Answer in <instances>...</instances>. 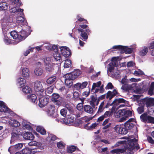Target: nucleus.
I'll use <instances>...</instances> for the list:
<instances>
[{
  "mask_svg": "<svg viewBox=\"0 0 154 154\" xmlns=\"http://www.w3.org/2000/svg\"><path fill=\"white\" fill-rule=\"evenodd\" d=\"M23 92L26 94L31 93L32 92V89L28 86H26L22 89Z\"/></svg>",
  "mask_w": 154,
  "mask_h": 154,
  "instance_id": "bb28decb",
  "label": "nucleus"
},
{
  "mask_svg": "<svg viewBox=\"0 0 154 154\" xmlns=\"http://www.w3.org/2000/svg\"><path fill=\"white\" fill-rule=\"evenodd\" d=\"M44 95L42 96H38L39 103L38 106L40 107L45 106L48 103L49 99L48 97H44Z\"/></svg>",
  "mask_w": 154,
  "mask_h": 154,
  "instance_id": "423d86ee",
  "label": "nucleus"
},
{
  "mask_svg": "<svg viewBox=\"0 0 154 154\" xmlns=\"http://www.w3.org/2000/svg\"><path fill=\"white\" fill-rule=\"evenodd\" d=\"M116 132L120 134H126L128 133L125 127H121V125H117L114 128Z\"/></svg>",
  "mask_w": 154,
  "mask_h": 154,
  "instance_id": "9d476101",
  "label": "nucleus"
},
{
  "mask_svg": "<svg viewBox=\"0 0 154 154\" xmlns=\"http://www.w3.org/2000/svg\"><path fill=\"white\" fill-rule=\"evenodd\" d=\"M19 35V42L24 39L28 35V34L25 30L22 29L20 31Z\"/></svg>",
  "mask_w": 154,
  "mask_h": 154,
  "instance_id": "dca6fc26",
  "label": "nucleus"
},
{
  "mask_svg": "<svg viewBox=\"0 0 154 154\" xmlns=\"http://www.w3.org/2000/svg\"><path fill=\"white\" fill-rule=\"evenodd\" d=\"M18 83L21 87L23 86L26 83V80L22 78H20L18 80Z\"/></svg>",
  "mask_w": 154,
  "mask_h": 154,
  "instance_id": "4c0bfd02",
  "label": "nucleus"
},
{
  "mask_svg": "<svg viewBox=\"0 0 154 154\" xmlns=\"http://www.w3.org/2000/svg\"><path fill=\"white\" fill-rule=\"evenodd\" d=\"M28 145L30 146H40V143L39 142L33 141L29 143Z\"/></svg>",
  "mask_w": 154,
  "mask_h": 154,
  "instance_id": "72a5a7b5",
  "label": "nucleus"
},
{
  "mask_svg": "<svg viewBox=\"0 0 154 154\" xmlns=\"http://www.w3.org/2000/svg\"><path fill=\"white\" fill-rule=\"evenodd\" d=\"M72 114H71V116L68 117L67 119L66 123L67 124H71L73 123L74 121V117L72 116Z\"/></svg>",
  "mask_w": 154,
  "mask_h": 154,
  "instance_id": "c756f323",
  "label": "nucleus"
},
{
  "mask_svg": "<svg viewBox=\"0 0 154 154\" xmlns=\"http://www.w3.org/2000/svg\"><path fill=\"white\" fill-rule=\"evenodd\" d=\"M82 73L81 70L79 69L75 70L71 73H68L64 75L63 77L65 78V83H68V81L72 80L77 78Z\"/></svg>",
  "mask_w": 154,
  "mask_h": 154,
  "instance_id": "f03ea898",
  "label": "nucleus"
},
{
  "mask_svg": "<svg viewBox=\"0 0 154 154\" xmlns=\"http://www.w3.org/2000/svg\"><path fill=\"white\" fill-rule=\"evenodd\" d=\"M22 74L24 77H28L29 75L28 69L26 68H23L22 70Z\"/></svg>",
  "mask_w": 154,
  "mask_h": 154,
  "instance_id": "cd10ccee",
  "label": "nucleus"
},
{
  "mask_svg": "<svg viewBox=\"0 0 154 154\" xmlns=\"http://www.w3.org/2000/svg\"><path fill=\"white\" fill-rule=\"evenodd\" d=\"M126 46H124L120 45L119 50L121 51L122 52L125 53L126 50Z\"/></svg>",
  "mask_w": 154,
  "mask_h": 154,
  "instance_id": "13d9d810",
  "label": "nucleus"
},
{
  "mask_svg": "<svg viewBox=\"0 0 154 154\" xmlns=\"http://www.w3.org/2000/svg\"><path fill=\"white\" fill-rule=\"evenodd\" d=\"M22 125L23 126V128L24 129L29 130L31 128V126L29 124H27L25 122L23 123Z\"/></svg>",
  "mask_w": 154,
  "mask_h": 154,
  "instance_id": "c03bdc74",
  "label": "nucleus"
},
{
  "mask_svg": "<svg viewBox=\"0 0 154 154\" xmlns=\"http://www.w3.org/2000/svg\"><path fill=\"white\" fill-rule=\"evenodd\" d=\"M71 64V61L70 60H65L64 66L65 68L70 67Z\"/></svg>",
  "mask_w": 154,
  "mask_h": 154,
  "instance_id": "ea45409f",
  "label": "nucleus"
},
{
  "mask_svg": "<svg viewBox=\"0 0 154 154\" xmlns=\"http://www.w3.org/2000/svg\"><path fill=\"white\" fill-rule=\"evenodd\" d=\"M104 101L105 100H104L102 101L99 105L97 114H99L101 113L103 111L104 109L105 108V107H104Z\"/></svg>",
  "mask_w": 154,
  "mask_h": 154,
  "instance_id": "5701e85b",
  "label": "nucleus"
},
{
  "mask_svg": "<svg viewBox=\"0 0 154 154\" xmlns=\"http://www.w3.org/2000/svg\"><path fill=\"white\" fill-rule=\"evenodd\" d=\"M29 99L33 103H35L37 102V97L36 96L33 94H32L29 95L28 96Z\"/></svg>",
  "mask_w": 154,
  "mask_h": 154,
  "instance_id": "a878e982",
  "label": "nucleus"
},
{
  "mask_svg": "<svg viewBox=\"0 0 154 154\" xmlns=\"http://www.w3.org/2000/svg\"><path fill=\"white\" fill-rule=\"evenodd\" d=\"M65 106L71 113L72 114V113L74 112L73 109L71 105L69 104H66Z\"/></svg>",
  "mask_w": 154,
  "mask_h": 154,
  "instance_id": "58836bf2",
  "label": "nucleus"
},
{
  "mask_svg": "<svg viewBox=\"0 0 154 154\" xmlns=\"http://www.w3.org/2000/svg\"><path fill=\"white\" fill-rule=\"evenodd\" d=\"M55 107L54 105L50 104L46 107L45 111L49 116L53 115L55 112Z\"/></svg>",
  "mask_w": 154,
  "mask_h": 154,
  "instance_id": "9b49d317",
  "label": "nucleus"
},
{
  "mask_svg": "<svg viewBox=\"0 0 154 154\" xmlns=\"http://www.w3.org/2000/svg\"><path fill=\"white\" fill-rule=\"evenodd\" d=\"M53 56L56 61L60 60L61 59V55L58 51L53 53Z\"/></svg>",
  "mask_w": 154,
  "mask_h": 154,
  "instance_id": "f704fd0d",
  "label": "nucleus"
},
{
  "mask_svg": "<svg viewBox=\"0 0 154 154\" xmlns=\"http://www.w3.org/2000/svg\"><path fill=\"white\" fill-rule=\"evenodd\" d=\"M111 65V66L117 67L118 66V61L116 57H113L112 60L111 62L109 63V65Z\"/></svg>",
  "mask_w": 154,
  "mask_h": 154,
  "instance_id": "7c9ffc66",
  "label": "nucleus"
},
{
  "mask_svg": "<svg viewBox=\"0 0 154 154\" xmlns=\"http://www.w3.org/2000/svg\"><path fill=\"white\" fill-rule=\"evenodd\" d=\"M25 21V19L22 16H18L16 18V22L18 23L22 24L23 25H26V20L25 23H24Z\"/></svg>",
  "mask_w": 154,
  "mask_h": 154,
  "instance_id": "4be33fe9",
  "label": "nucleus"
},
{
  "mask_svg": "<svg viewBox=\"0 0 154 154\" xmlns=\"http://www.w3.org/2000/svg\"><path fill=\"white\" fill-rule=\"evenodd\" d=\"M36 131L43 135H45L46 134V131L45 129L42 127L38 126L36 128Z\"/></svg>",
  "mask_w": 154,
  "mask_h": 154,
  "instance_id": "a211bd4d",
  "label": "nucleus"
},
{
  "mask_svg": "<svg viewBox=\"0 0 154 154\" xmlns=\"http://www.w3.org/2000/svg\"><path fill=\"white\" fill-rule=\"evenodd\" d=\"M98 98H97V95L95 94V96L92 95L90 97V100L89 101V103L91 106L95 109H97V107H95L96 106H97L98 104L97 105Z\"/></svg>",
  "mask_w": 154,
  "mask_h": 154,
  "instance_id": "1a4fd4ad",
  "label": "nucleus"
},
{
  "mask_svg": "<svg viewBox=\"0 0 154 154\" xmlns=\"http://www.w3.org/2000/svg\"><path fill=\"white\" fill-rule=\"evenodd\" d=\"M88 82H84L82 83H80L81 89H83L86 88L88 85Z\"/></svg>",
  "mask_w": 154,
  "mask_h": 154,
  "instance_id": "338daca9",
  "label": "nucleus"
},
{
  "mask_svg": "<svg viewBox=\"0 0 154 154\" xmlns=\"http://www.w3.org/2000/svg\"><path fill=\"white\" fill-rule=\"evenodd\" d=\"M110 120V119L109 118H108L106 119L103 122L102 124V126H105L106 125L108 124Z\"/></svg>",
  "mask_w": 154,
  "mask_h": 154,
  "instance_id": "774afa93",
  "label": "nucleus"
},
{
  "mask_svg": "<svg viewBox=\"0 0 154 154\" xmlns=\"http://www.w3.org/2000/svg\"><path fill=\"white\" fill-rule=\"evenodd\" d=\"M137 140L135 138L130 140L128 142V143L125 147L126 149H128L131 151L135 149L134 146L137 144Z\"/></svg>",
  "mask_w": 154,
  "mask_h": 154,
  "instance_id": "0eeeda50",
  "label": "nucleus"
},
{
  "mask_svg": "<svg viewBox=\"0 0 154 154\" xmlns=\"http://www.w3.org/2000/svg\"><path fill=\"white\" fill-rule=\"evenodd\" d=\"M23 154H31L32 150L28 148H26L22 150Z\"/></svg>",
  "mask_w": 154,
  "mask_h": 154,
  "instance_id": "e433bc0d",
  "label": "nucleus"
},
{
  "mask_svg": "<svg viewBox=\"0 0 154 154\" xmlns=\"http://www.w3.org/2000/svg\"><path fill=\"white\" fill-rule=\"evenodd\" d=\"M98 124L96 123H94L92 124L91 125L89 126V129L88 130H91L92 129L95 128L96 127Z\"/></svg>",
  "mask_w": 154,
  "mask_h": 154,
  "instance_id": "e2e57ef3",
  "label": "nucleus"
},
{
  "mask_svg": "<svg viewBox=\"0 0 154 154\" xmlns=\"http://www.w3.org/2000/svg\"><path fill=\"white\" fill-rule=\"evenodd\" d=\"M53 88L52 86L48 87L46 89V92L47 93L49 94H51L53 91Z\"/></svg>",
  "mask_w": 154,
  "mask_h": 154,
  "instance_id": "6e6d98bb",
  "label": "nucleus"
},
{
  "mask_svg": "<svg viewBox=\"0 0 154 154\" xmlns=\"http://www.w3.org/2000/svg\"><path fill=\"white\" fill-rule=\"evenodd\" d=\"M60 95L58 94L54 93L52 94L51 100L53 101L60 99Z\"/></svg>",
  "mask_w": 154,
  "mask_h": 154,
  "instance_id": "a19ab883",
  "label": "nucleus"
},
{
  "mask_svg": "<svg viewBox=\"0 0 154 154\" xmlns=\"http://www.w3.org/2000/svg\"><path fill=\"white\" fill-rule=\"evenodd\" d=\"M119 94L116 89H114L112 91H109L106 94L102 95L98 97L97 105L99 104V102L101 100L104 99L106 97V99H108L109 100H110L115 96L119 95Z\"/></svg>",
  "mask_w": 154,
  "mask_h": 154,
  "instance_id": "7ed1b4c3",
  "label": "nucleus"
},
{
  "mask_svg": "<svg viewBox=\"0 0 154 154\" xmlns=\"http://www.w3.org/2000/svg\"><path fill=\"white\" fill-rule=\"evenodd\" d=\"M34 89L38 97L43 95L44 89L41 82L38 81L35 82L34 84Z\"/></svg>",
  "mask_w": 154,
  "mask_h": 154,
  "instance_id": "20e7f679",
  "label": "nucleus"
},
{
  "mask_svg": "<svg viewBox=\"0 0 154 154\" xmlns=\"http://www.w3.org/2000/svg\"><path fill=\"white\" fill-rule=\"evenodd\" d=\"M103 115L105 118H107L108 117H109L110 118V117L112 116L109 111H106Z\"/></svg>",
  "mask_w": 154,
  "mask_h": 154,
  "instance_id": "864d4df0",
  "label": "nucleus"
},
{
  "mask_svg": "<svg viewBox=\"0 0 154 154\" xmlns=\"http://www.w3.org/2000/svg\"><path fill=\"white\" fill-rule=\"evenodd\" d=\"M76 149V147L74 146H71L67 148V151L69 153H72Z\"/></svg>",
  "mask_w": 154,
  "mask_h": 154,
  "instance_id": "2f4dec72",
  "label": "nucleus"
},
{
  "mask_svg": "<svg viewBox=\"0 0 154 154\" xmlns=\"http://www.w3.org/2000/svg\"><path fill=\"white\" fill-rule=\"evenodd\" d=\"M11 11L13 13H15L16 12H22V14H23V9L20 8H18L16 9L15 8L14 9H11Z\"/></svg>",
  "mask_w": 154,
  "mask_h": 154,
  "instance_id": "8fccbe9b",
  "label": "nucleus"
},
{
  "mask_svg": "<svg viewBox=\"0 0 154 154\" xmlns=\"http://www.w3.org/2000/svg\"><path fill=\"white\" fill-rule=\"evenodd\" d=\"M74 88L77 90H79L81 89L80 83H77L74 85Z\"/></svg>",
  "mask_w": 154,
  "mask_h": 154,
  "instance_id": "680f3d73",
  "label": "nucleus"
},
{
  "mask_svg": "<svg viewBox=\"0 0 154 154\" xmlns=\"http://www.w3.org/2000/svg\"><path fill=\"white\" fill-rule=\"evenodd\" d=\"M79 26L80 28H78L77 31L81 37L80 38L82 40L85 41L88 38V35L87 33L90 32L91 31L88 29V26L86 24L80 25Z\"/></svg>",
  "mask_w": 154,
  "mask_h": 154,
  "instance_id": "f257e3e1",
  "label": "nucleus"
},
{
  "mask_svg": "<svg viewBox=\"0 0 154 154\" xmlns=\"http://www.w3.org/2000/svg\"><path fill=\"white\" fill-rule=\"evenodd\" d=\"M11 35L13 37L14 39H17L19 40V35L17 32L15 31H13L10 32Z\"/></svg>",
  "mask_w": 154,
  "mask_h": 154,
  "instance_id": "393cba45",
  "label": "nucleus"
},
{
  "mask_svg": "<svg viewBox=\"0 0 154 154\" xmlns=\"http://www.w3.org/2000/svg\"><path fill=\"white\" fill-rule=\"evenodd\" d=\"M60 113L61 115L65 117L66 116L67 110L65 109H63L60 110Z\"/></svg>",
  "mask_w": 154,
  "mask_h": 154,
  "instance_id": "4d7b16f0",
  "label": "nucleus"
},
{
  "mask_svg": "<svg viewBox=\"0 0 154 154\" xmlns=\"http://www.w3.org/2000/svg\"><path fill=\"white\" fill-rule=\"evenodd\" d=\"M45 69L46 71H48L49 72L51 71L52 69V66L50 63L48 64L45 65Z\"/></svg>",
  "mask_w": 154,
  "mask_h": 154,
  "instance_id": "de8ad7c7",
  "label": "nucleus"
},
{
  "mask_svg": "<svg viewBox=\"0 0 154 154\" xmlns=\"http://www.w3.org/2000/svg\"><path fill=\"white\" fill-rule=\"evenodd\" d=\"M34 47L31 48L30 49L26 51L24 53V55L25 56H27V55L30 53V52H32L33 51V50L35 48Z\"/></svg>",
  "mask_w": 154,
  "mask_h": 154,
  "instance_id": "603ef678",
  "label": "nucleus"
},
{
  "mask_svg": "<svg viewBox=\"0 0 154 154\" xmlns=\"http://www.w3.org/2000/svg\"><path fill=\"white\" fill-rule=\"evenodd\" d=\"M24 139L26 140H33L34 139V136L31 132H26L23 135Z\"/></svg>",
  "mask_w": 154,
  "mask_h": 154,
  "instance_id": "ddd939ff",
  "label": "nucleus"
},
{
  "mask_svg": "<svg viewBox=\"0 0 154 154\" xmlns=\"http://www.w3.org/2000/svg\"><path fill=\"white\" fill-rule=\"evenodd\" d=\"M61 53L65 57H68L71 55V51L67 47L63 46L60 48Z\"/></svg>",
  "mask_w": 154,
  "mask_h": 154,
  "instance_id": "6e6552de",
  "label": "nucleus"
},
{
  "mask_svg": "<svg viewBox=\"0 0 154 154\" xmlns=\"http://www.w3.org/2000/svg\"><path fill=\"white\" fill-rule=\"evenodd\" d=\"M94 109L91 106L86 105H84V110L85 112L90 114H93Z\"/></svg>",
  "mask_w": 154,
  "mask_h": 154,
  "instance_id": "4468645a",
  "label": "nucleus"
},
{
  "mask_svg": "<svg viewBox=\"0 0 154 154\" xmlns=\"http://www.w3.org/2000/svg\"><path fill=\"white\" fill-rule=\"evenodd\" d=\"M132 88V87L131 85H128L127 84L123 85L121 88V89L126 91L131 90Z\"/></svg>",
  "mask_w": 154,
  "mask_h": 154,
  "instance_id": "b1692460",
  "label": "nucleus"
},
{
  "mask_svg": "<svg viewBox=\"0 0 154 154\" xmlns=\"http://www.w3.org/2000/svg\"><path fill=\"white\" fill-rule=\"evenodd\" d=\"M9 123L11 126L14 127H18L20 125V123L14 119H11L9 121Z\"/></svg>",
  "mask_w": 154,
  "mask_h": 154,
  "instance_id": "f3484780",
  "label": "nucleus"
},
{
  "mask_svg": "<svg viewBox=\"0 0 154 154\" xmlns=\"http://www.w3.org/2000/svg\"><path fill=\"white\" fill-rule=\"evenodd\" d=\"M148 51V48L144 47L142 49L139 51V54L141 56H144L146 54Z\"/></svg>",
  "mask_w": 154,
  "mask_h": 154,
  "instance_id": "aec40b11",
  "label": "nucleus"
},
{
  "mask_svg": "<svg viewBox=\"0 0 154 154\" xmlns=\"http://www.w3.org/2000/svg\"><path fill=\"white\" fill-rule=\"evenodd\" d=\"M120 103H121L118 98L115 99L112 102V104H113V105L116 106H118Z\"/></svg>",
  "mask_w": 154,
  "mask_h": 154,
  "instance_id": "69168bd1",
  "label": "nucleus"
},
{
  "mask_svg": "<svg viewBox=\"0 0 154 154\" xmlns=\"http://www.w3.org/2000/svg\"><path fill=\"white\" fill-rule=\"evenodd\" d=\"M134 126V125L131 122H126L125 123L124 127H125L127 131L129 130L132 129Z\"/></svg>",
  "mask_w": 154,
  "mask_h": 154,
  "instance_id": "412c9836",
  "label": "nucleus"
},
{
  "mask_svg": "<svg viewBox=\"0 0 154 154\" xmlns=\"http://www.w3.org/2000/svg\"><path fill=\"white\" fill-rule=\"evenodd\" d=\"M34 72L36 75L39 76L42 74L43 70L41 68L37 67L35 69Z\"/></svg>",
  "mask_w": 154,
  "mask_h": 154,
  "instance_id": "c85d7f7f",
  "label": "nucleus"
},
{
  "mask_svg": "<svg viewBox=\"0 0 154 154\" xmlns=\"http://www.w3.org/2000/svg\"><path fill=\"white\" fill-rule=\"evenodd\" d=\"M142 102L145 103L147 107L152 106L154 104V99L146 97L142 99Z\"/></svg>",
  "mask_w": 154,
  "mask_h": 154,
  "instance_id": "f8f14e48",
  "label": "nucleus"
},
{
  "mask_svg": "<svg viewBox=\"0 0 154 154\" xmlns=\"http://www.w3.org/2000/svg\"><path fill=\"white\" fill-rule=\"evenodd\" d=\"M79 98V93L78 92L75 91L73 93V98L74 100H77Z\"/></svg>",
  "mask_w": 154,
  "mask_h": 154,
  "instance_id": "a18cd8bd",
  "label": "nucleus"
},
{
  "mask_svg": "<svg viewBox=\"0 0 154 154\" xmlns=\"http://www.w3.org/2000/svg\"><path fill=\"white\" fill-rule=\"evenodd\" d=\"M57 77L56 76H53L48 78L46 80L47 84L51 85L54 83L56 80Z\"/></svg>",
  "mask_w": 154,
  "mask_h": 154,
  "instance_id": "6ab92c4d",
  "label": "nucleus"
},
{
  "mask_svg": "<svg viewBox=\"0 0 154 154\" xmlns=\"http://www.w3.org/2000/svg\"><path fill=\"white\" fill-rule=\"evenodd\" d=\"M134 74L136 76L142 75H144V72L140 69H138V70H135L134 72Z\"/></svg>",
  "mask_w": 154,
  "mask_h": 154,
  "instance_id": "79ce46f5",
  "label": "nucleus"
},
{
  "mask_svg": "<svg viewBox=\"0 0 154 154\" xmlns=\"http://www.w3.org/2000/svg\"><path fill=\"white\" fill-rule=\"evenodd\" d=\"M83 104L82 103H79L77 105L76 108L79 111L84 109V106H83Z\"/></svg>",
  "mask_w": 154,
  "mask_h": 154,
  "instance_id": "5fc2aeb1",
  "label": "nucleus"
},
{
  "mask_svg": "<svg viewBox=\"0 0 154 154\" xmlns=\"http://www.w3.org/2000/svg\"><path fill=\"white\" fill-rule=\"evenodd\" d=\"M117 116L119 117H121L124 116H125V109L119 110L117 112Z\"/></svg>",
  "mask_w": 154,
  "mask_h": 154,
  "instance_id": "c9c22d12",
  "label": "nucleus"
},
{
  "mask_svg": "<svg viewBox=\"0 0 154 154\" xmlns=\"http://www.w3.org/2000/svg\"><path fill=\"white\" fill-rule=\"evenodd\" d=\"M141 121L145 123L154 124V117L148 115L146 112H145L140 116Z\"/></svg>",
  "mask_w": 154,
  "mask_h": 154,
  "instance_id": "39448f33",
  "label": "nucleus"
},
{
  "mask_svg": "<svg viewBox=\"0 0 154 154\" xmlns=\"http://www.w3.org/2000/svg\"><path fill=\"white\" fill-rule=\"evenodd\" d=\"M114 87L111 82H109L106 86L105 88L106 90L112 89Z\"/></svg>",
  "mask_w": 154,
  "mask_h": 154,
  "instance_id": "09e8293b",
  "label": "nucleus"
},
{
  "mask_svg": "<svg viewBox=\"0 0 154 154\" xmlns=\"http://www.w3.org/2000/svg\"><path fill=\"white\" fill-rule=\"evenodd\" d=\"M137 111L138 113L140 114L142 113L144 111V107L143 106L139 107L137 108Z\"/></svg>",
  "mask_w": 154,
  "mask_h": 154,
  "instance_id": "052dcab7",
  "label": "nucleus"
},
{
  "mask_svg": "<svg viewBox=\"0 0 154 154\" xmlns=\"http://www.w3.org/2000/svg\"><path fill=\"white\" fill-rule=\"evenodd\" d=\"M12 136L14 137H19L20 135V132L16 130H14L12 133Z\"/></svg>",
  "mask_w": 154,
  "mask_h": 154,
  "instance_id": "37998d69",
  "label": "nucleus"
},
{
  "mask_svg": "<svg viewBox=\"0 0 154 154\" xmlns=\"http://www.w3.org/2000/svg\"><path fill=\"white\" fill-rule=\"evenodd\" d=\"M133 48H129L128 47H126V50L125 53L127 54H130L133 51Z\"/></svg>",
  "mask_w": 154,
  "mask_h": 154,
  "instance_id": "3c124183",
  "label": "nucleus"
},
{
  "mask_svg": "<svg viewBox=\"0 0 154 154\" xmlns=\"http://www.w3.org/2000/svg\"><path fill=\"white\" fill-rule=\"evenodd\" d=\"M57 147L60 149L63 148L64 146L62 141L58 142L57 143Z\"/></svg>",
  "mask_w": 154,
  "mask_h": 154,
  "instance_id": "0e129e2a",
  "label": "nucleus"
},
{
  "mask_svg": "<svg viewBox=\"0 0 154 154\" xmlns=\"http://www.w3.org/2000/svg\"><path fill=\"white\" fill-rule=\"evenodd\" d=\"M111 125L112 123H109L107 125H106L105 126H104L103 127L102 129L103 130H106L107 131H109V128L111 127Z\"/></svg>",
  "mask_w": 154,
  "mask_h": 154,
  "instance_id": "bf43d9fd",
  "label": "nucleus"
},
{
  "mask_svg": "<svg viewBox=\"0 0 154 154\" xmlns=\"http://www.w3.org/2000/svg\"><path fill=\"white\" fill-rule=\"evenodd\" d=\"M125 117L127 118L129 116H132V112L130 110L125 109Z\"/></svg>",
  "mask_w": 154,
  "mask_h": 154,
  "instance_id": "49530a36",
  "label": "nucleus"
},
{
  "mask_svg": "<svg viewBox=\"0 0 154 154\" xmlns=\"http://www.w3.org/2000/svg\"><path fill=\"white\" fill-rule=\"evenodd\" d=\"M77 20L79 22H83L84 23L88 24L87 20L81 17L79 15H78L76 17Z\"/></svg>",
  "mask_w": 154,
  "mask_h": 154,
  "instance_id": "473e14b6",
  "label": "nucleus"
},
{
  "mask_svg": "<svg viewBox=\"0 0 154 154\" xmlns=\"http://www.w3.org/2000/svg\"><path fill=\"white\" fill-rule=\"evenodd\" d=\"M10 109L2 101H0V112H6Z\"/></svg>",
  "mask_w": 154,
  "mask_h": 154,
  "instance_id": "2eb2a0df",
  "label": "nucleus"
}]
</instances>
